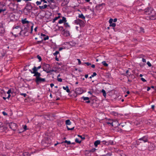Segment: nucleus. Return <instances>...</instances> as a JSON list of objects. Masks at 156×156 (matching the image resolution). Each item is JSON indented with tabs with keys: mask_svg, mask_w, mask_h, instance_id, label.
Returning <instances> with one entry per match:
<instances>
[{
	"mask_svg": "<svg viewBox=\"0 0 156 156\" xmlns=\"http://www.w3.org/2000/svg\"><path fill=\"white\" fill-rule=\"evenodd\" d=\"M112 154L111 153H108L106 154L102 155L100 156L96 155V156H111Z\"/></svg>",
	"mask_w": 156,
	"mask_h": 156,
	"instance_id": "obj_32",
	"label": "nucleus"
},
{
	"mask_svg": "<svg viewBox=\"0 0 156 156\" xmlns=\"http://www.w3.org/2000/svg\"><path fill=\"white\" fill-rule=\"evenodd\" d=\"M34 80L37 84H39L42 82H44L46 81L45 78H42L41 77L35 78Z\"/></svg>",
	"mask_w": 156,
	"mask_h": 156,
	"instance_id": "obj_6",
	"label": "nucleus"
},
{
	"mask_svg": "<svg viewBox=\"0 0 156 156\" xmlns=\"http://www.w3.org/2000/svg\"><path fill=\"white\" fill-rule=\"evenodd\" d=\"M13 29H18V28H20L21 29V27L20 26H14L12 28Z\"/></svg>",
	"mask_w": 156,
	"mask_h": 156,
	"instance_id": "obj_40",
	"label": "nucleus"
},
{
	"mask_svg": "<svg viewBox=\"0 0 156 156\" xmlns=\"http://www.w3.org/2000/svg\"><path fill=\"white\" fill-rule=\"evenodd\" d=\"M140 31L144 33V29L143 27H140Z\"/></svg>",
	"mask_w": 156,
	"mask_h": 156,
	"instance_id": "obj_56",
	"label": "nucleus"
},
{
	"mask_svg": "<svg viewBox=\"0 0 156 156\" xmlns=\"http://www.w3.org/2000/svg\"><path fill=\"white\" fill-rule=\"evenodd\" d=\"M72 122L69 119H67L65 121V124L66 125H70L71 124Z\"/></svg>",
	"mask_w": 156,
	"mask_h": 156,
	"instance_id": "obj_27",
	"label": "nucleus"
},
{
	"mask_svg": "<svg viewBox=\"0 0 156 156\" xmlns=\"http://www.w3.org/2000/svg\"><path fill=\"white\" fill-rule=\"evenodd\" d=\"M42 144L45 147L48 146L52 144L51 140L48 137H45L41 142Z\"/></svg>",
	"mask_w": 156,
	"mask_h": 156,
	"instance_id": "obj_2",
	"label": "nucleus"
},
{
	"mask_svg": "<svg viewBox=\"0 0 156 156\" xmlns=\"http://www.w3.org/2000/svg\"><path fill=\"white\" fill-rule=\"evenodd\" d=\"M131 75V73L129 72L128 73H127V75H124L126 76L127 78H128L129 76H130V75Z\"/></svg>",
	"mask_w": 156,
	"mask_h": 156,
	"instance_id": "obj_50",
	"label": "nucleus"
},
{
	"mask_svg": "<svg viewBox=\"0 0 156 156\" xmlns=\"http://www.w3.org/2000/svg\"><path fill=\"white\" fill-rule=\"evenodd\" d=\"M59 53V51H56L55 53H53V55L55 56H57V55Z\"/></svg>",
	"mask_w": 156,
	"mask_h": 156,
	"instance_id": "obj_49",
	"label": "nucleus"
},
{
	"mask_svg": "<svg viewBox=\"0 0 156 156\" xmlns=\"http://www.w3.org/2000/svg\"><path fill=\"white\" fill-rule=\"evenodd\" d=\"M113 19L112 18H110L109 20V23L110 24L113 23Z\"/></svg>",
	"mask_w": 156,
	"mask_h": 156,
	"instance_id": "obj_54",
	"label": "nucleus"
},
{
	"mask_svg": "<svg viewBox=\"0 0 156 156\" xmlns=\"http://www.w3.org/2000/svg\"><path fill=\"white\" fill-rule=\"evenodd\" d=\"M41 65L38 66L37 67H36L35 66H34L33 68L31 70L32 71H38V70L41 68Z\"/></svg>",
	"mask_w": 156,
	"mask_h": 156,
	"instance_id": "obj_18",
	"label": "nucleus"
},
{
	"mask_svg": "<svg viewBox=\"0 0 156 156\" xmlns=\"http://www.w3.org/2000/svg\"><path fill=\"white\" fill-rule=\"evenodd\" d=\"M22 23L23 24H26V26L27 25H30V23H32L31 22L27 20L26 18H25L24 19H23L21 21Z\"/></svg>",
	"mask_w": 156,
	"mask_h": 156,
	"instance_id": "obj_9",
	"label": "nucleus"
},
{
	"mask_svg": "<svg viewBox=\"0 0 156 156\" xmlns=\"http://www.w3.org/2000/svg\"><path fill=\"white\" fill-rule=\"evenodd\" d=\"M5 29L2 27V24L0 25V33L2 34H3L5 33Z\"/></svg>",
	"mask_w": 156,
	"mask_h": 156,
	"instance_id": "obj_16",
	"label": "nucleus"
},
{
	"mask_svg": "<svg viewBox=\"0 0 156 156\" xmlns=\"http://www.w3.org/2000/svg\"><path fill=\"white\" fill-rule=\"evenodd\" d=\"M28 32H26V31H23V33H21V35H22V34H23V35H25V36H27L28 35V34H27L26 35V34Z\"/></svg>",
	"mask_w": 156,
	"mask_h": 156,
	"instance_id": "obj_46",
	"label": "nucleus"
},
{
	"mask_svg": "<svg viewBox=\"0 0 156 156\" xmlns=\"http://www.w3.org/2000/svg\"><path fill=\"white\" fill-rule=\"evenodd\" d=\"M33 7L30 2L26 4L25 7L23 9V12L26 15H28L32 10Z\"/></svg>",
	"mask_w": 156,
	"mask_h": 156,
	"instance_id": "obj_1",
	"label": "nucleus"
},
{
	"mask_svg": "<svg viewBox=\"0 0 156 156\" xmlns=\"http://www.w3.org/2000/svg\"><path fill=\"white\" fill-rule=\"evenodd\" d=\"M149 18L150 20H156V12L154 15L150 16Z\"/></svg>",
	"mask_w": 156,
	"mask_h": 156,
	"instance_id": "obj_17",
	"label": "nucleus"
},
{
	"mask_svg": "<svg viewBox=\"0 0 156 156\" xmlns=\"http://www.w3.org/2000/svg\"><path fill=\"white\" fill-rule=\"evenodd\" d=\"M147 64L149 67H151L152 66L151 64L149 61L147 62Z\"/></svg>",
	"mask_w": 156,
	"mask_h": 156,
	"instance_id": "obj_55",
	"label": "nucleus"
},
{
	"mask_svg": "<svg viewBox=\"0 0 156 156\" xmlns=\"http://www.w3.org/2000/svg\"><path fill=\"white\" fill-rule=\"evenodd\" d=\"M116 26V24L115 23H112L110 24L109 25L110 27H114Z\"/></svg>",
	"mask_w": 156,
	"mask_h": 156,
	"instance_id": "obj_45",
	"label": "nucleus"
},
{
	"mask_svg": "<svg viewBox=\"0 0 156 156\" xmlns=\"http://www.w3.org/2000/svg\"><path fill=\"white\" fill-rule=\"evenodd\" d=\"M85 64H86L87 66H89L91 65V64L89 62H84L82 63L83 65H84Z\"/></svg>",
	"mask_w": 156,
	"mask_h": 156,
	"instance_id": "obj_42",
	"label": "nucleus"
},
{
	"mask_svg": "<svg viewBox=\"0 0 156 156\" xmlns=\"http://www.w3.org/2000/svg\"><path fill=\"white\" fill-rule=\"evenodd\" d=\"M9 128L13 131H15L17 128V124L15 123L11 122L9 124Z\"/></svg>",
	"mask_w": 156,
	"mask_h": 156,
	"instance_id": "obj_7",
	"label": "nucleus"
},
{
	"mask_svg": "<svg viewBox=\"0 0 156 156\" xmlns=\"http://www.w3.org/2000/svg\"><path fill=\"white\" fill-rule=\"evenodd\" d=\"M101 141L100 140L95 141L94 143V146L95 147H97L98 145L101 144Z\"/></svg>",
	"mask_w": 156,
	"mask_h": 156,
	"instance_id": "obj_19",
	"label": "nucleus"
},
{
	"mask_svg": "<svg viewBox=\"0 0 156 156\" xmlns=\"http://www.w3.org/2000/svg\"><path fill=\"white\" fill-rule=\"evenodd\" d=\"M66 143L67 144V145H69L71 144V142L70 141H67V140H65L64 141H63L61 143V144H62V143Z\"/></svg>",
	"mask_w": 156,
	"mask_h": 156,
	"instance_id": "obj_29",
	"label": "nucleus"
},
{
	"mask_svg": "<svg viewBox=\"0 0 156 156\" xmlns=\"http://www.w3.org/2000/svg\"><path fill=\"white\" fill-rule=\"evenodd\" d=\"M37 58L39 59V62H41V60H42L41 58V57L40 56H39V55H38L37 56Z\"/></svg>",
	"mask_w": 156,
	"mask_h": 156,
	"instance_id": "obj_47",
	"label": "nucleus"
},
{
	"mask_svg": "<svg viewBox=\"0 0 156 156\" xmlns=\"http://www.w3.org/2000/svg\"><path fill=\"white\" fill-rule=\"evenodd\" d=\"M66 127L67 128V129L68 130H73L74 128V127H73L71 128H69L68 126H67Z\"/></svg>",
	"mask_w": 156,
	"mask_h": 156,
	"instance_id": "obj_43",
	"label": "nucleus"
},
{
	"mask_svg": "<svg viewBox=\"0 0 156 156\" xmlns=\"http://www.w3.org/2000/svg\"><path fill=\"white\" fill-rule=\"evenodd\" d=\"M83 92V90L81 88H77L76 89V91L73 94V95L76 97L77 95L80 94H82Z\"/></svg>",
	"mask_w": 156,
	"mask_h": 156,
	"instance_id": "obj_5",
	"label": "nucleus"
},
{
	"mask_svg": "<svg viewBox=\"0 0 156 156\" xmlns=\"http://www.w3.org/2000/svg\"><path fill=\"white\" fill-rule=\"evenodd\" d=\"M96 150V149L95 148H93L90 150V151L92 152H94Z\"/></svg>",
	"mask_w": 156,
	"mask_h": 156,
	"instance_id": "obj_57",
	"label": "nucleus"
},
{
	"mask_svg": "<svg viewBox=\"0 0 156 156\" xmlns=\"http://www.w3.org/2000/svg\"><path fill=\"white\" fill-rule=\"evenodd\" d=\"M62 32H64V33L66 37L69 36L70 34L69 32V30H66L65 29H64L62 30Z\"/></svg>",
	"mask_w": 156,
	"mask_h": 156,
	"instance_id": "obj_15",
	"label": "nucleus"
},
{
	"mask_svg": "<svg viewBox=\"0 0 156 156\" xmlns=\"http://www.w3.org/2000/svg\"><path fill=\"white\" fill-rule=\"evenodd\" d=\"M77 136L79 137H80L82 139V140H84L85 139V137H83L82 136L78 135Z\"/></svg>",
	"mask_w": 156,
	"mask_h": 156,
	"instance_id": "obj_53",
	"label": "nucleus"
},
{
	"mask_svg": "<svg viewBox=\"0 0 156 156\" xmlns=\"http://www.w3.org/2000/svg\"><path fill=\"white\" fill-rule=\"evenodd\" d=\"M30 154L28 152H25L22 153V154L20 155V156H30Z\"/></svg>",
	"mask_w": 156,
	"mask_h": 156,
	"instance_id": "obj_24",
	"label": "nucleus"
},
{
	"mask_svg": "<svg viewBox=\"0 0 156 156\" xmlns=\"http://www.w3.org/2000/svg\"><path fill=\"white\" fill-rule=\"evenodd\" d=\"M78 17L79 18H81L83 20H85V17L83 14H79Z\"/></svg>",
	"mask_w": 156,
	"mask_h": 156,
	"instance_id": "obj_30",
	"label": "nucleus"
},
{
	"mask_svg": "<svg viewBox=\"0 0 156 156\" xmlns=\"http://www.w3.org/2000/svg\"><path fill=\"white\" fill-rule=\"evenodd\" d=\"M80 19H77L76 20H75L74 21L75 23L77 25H79L80 23V21L79 20H80Z\"/></svg>",
	"mask_w": 156,
	"mask_h": 156,
	"instance_id": "obj_35",
	"label": "nucleus"
},
{
	"mask_svg": "<svg viewBox=\"0 0 156 156\" xmlns=\"http://www.w3.org/2000/svg\"><path fill=\"white\" fill-rule=\"evenodd\" d=\"M140 141H143L144 142H146L148 141V137L147 136H144L143 137L139 139Z\"/></svg>",
	"mask_w": 156,
	"mask_h": 156,
	"instance_id": "obj_12",
	"label": "nucleus"
},
{
	"mask_svg": "<svg viewBox=\"0 0 156 156\" xmlns=\"http://www.w3.org/2000/svg\"><path fill=\"white\" fill-rule=\"evenodd\" d=\"M60 17V16H58L57 17H55L54 19L52 21V23H54L55 22V21L57 20Z\"/></svg>",
	"mask_w": 156,
	"mask_h": 156,
	"instance_id": "obj_34",
	"label": "nucleus"
},
{
	"mask_svg": "<svg viewBox=\"0 0 156 156\" xmlns=\"http://www.w3.org/2000/svg\"><path fill=\"white\" fill-rule=\"evenodd\" d=\"M2 114L5 116L7 115H8L7 113L4 111L2 112Z\"/></svg>",
	"mask_w": 156,
	"mask_h": 156,
	"instance_id": "obj_60",
	"label": "nucleus"
},
{
	"mask_svg": "<svg viewBox=\"0 0 156 156\" xmlns=\"http://www.w3.org/2000/svg\"><path fill=\"white\" fill-rule=\"evenodd\" d=\"M20 95H21L23 96L24 97L26 98V96H27V94L26 93H20Z\"/></svg>",
	"mask_w": 156,
	"mask_h": 156,
	"instance_id": "obj_51",
	"label": "nucleus"
},
{
	"mask_svg": "<svg viewBox=\"0 0 156 156\" xmlns=\"http://www.w3.org/2000/svg\"><path fill=\"white\" fill-rule=\"evenodd\" d=\"M102 144L105 145L107 146V141L105 140H103L101 142Z\"/></svg>",
	"mask_w": 156,
	"mask_h": 156,
	"instance_id": "obj_48",
	"label": "nucleus"
},
{
	"mask_svg": "<svg viewBox=\"0 0 156 156\" xmlns=\"http://www.w3.org/2000/svg\"><path fill=\"white\" fill-rule=\"evenodd\" d=\"M67 20H66V18L65 17H62V20L60 19L58 22V23L59 24L62 23L64 22H66Z\"/></svg>",
	"mask_w": 156,
	"mask_h": 156,
	"instance_id": "obj_14",
	"label": "nucleus"
},
{
	"mask_svg": "<svg viewBox=\"0 0 156 156\" xmlns=\"http://www.w3.org/2000/svg\"><path fill=\"white\" fill-rule=\"evenodd\" d=\"M141 80L142 81H143L144 82H146L147 81L146 80H145L144 78L142 77L141 78Z\"/></svg>",
	"mask_w": 156,
	"mask_h": 156,
	"instance_id": "obj_63",
	"label": "nucleus"
},
{
	"mask_svg": "<svg viewBox=\"0 0 156 156\" xmlns=\"http://www.w3.org/2000/svg\"><path fill=\"white\" fill-rule=\"evenodd\" d=\"M44 67L43 68V70L46 72L47 73H48L50 72H48L49 69L51 68L49 64L44 63Z\"/></svg>",
	"mask_w": 156,
	"mask_h": 156,
	"instance_id": "obj_8",
	"label": "nucleus"
},
{
	"mask_svg": "<svg viewBox=\"0 0 156 156\" xmlns=\"http://www.w3.org/2000/svg\"><path fill=\"white\" fill-rule=\"evenodd\" d=\"M29 71L32 74H34L33 76L35 77V78H37L41 77V74L40 73L38 72L37 71H32L31 69H29Z\"/></svg>",
	"mask_w": 156,
	"mask_h": 156,
	"instance_id": "obj_3",
	"label": "nucleus"
},
{
	"mask_svg": "<svg viewBox=\"0 0 156 156\" xmlns=\"http://www.w3.org/2000/svg\"><path fill=\"white\" fill-rule=\"evenodd\" d=\"M30 23V27H31V31L30 32V33H32V31H33L34 24L32 23Z\"/></svg>",
	"mask_w": 156,
	"mask_h": 156,
	"instance_id": "obj_33",
	"label": "nucleus"
},
{
	"mask_svg": "<svg viewBox=\"0 0 156 156\" xmlns=\"http://www.w3.org/2000/svg\"><path fill=\"white\" fill-rule=\"evenodd\" d=\"M48 6H49L50 5H47L46 4H45L43 6H39V8L40 9H44L46 8Z\"/></svg>",
	"mask_w": 156,
	"mask_h": 156,
	"instance_id": "obj_25",
	"label": "nucleus"
},
{
	"mask_svg": "<svg viewBox=\"0 0 156 156\" xmlns=\"http://www.w3.org/2000/svg\"><path fill=\"white\" fill-rule=\"evenodd\" d=\"M64 25L65 27L66 28H67V27L70 28V25L68 23H67L65 22V23H64Z\"/></svg>",
	"mask_w": 156,
	"mask_h": 156,
	"instance_id": "obj_37",
	"label": "nucleus"
},
{
	"mask_svg": "<svg viewBox=\"0 0 156 156\" xmlns=\"http://www.w3.org/2000/svg\"><path fill=\"white\" fill-rule=\"evenodd\" d=\"M6 94L4 90L2 88H0V95L2 96Z\"/></svg>",
	"mask_w": 156,
	"mask_h": 156,
	"instance_id": "obj_20",
	"label": "nucleus"
},
{
	"mask_svg": "<svg viewBox=\"0 0 156 156\" xmlns=\"http://www.w3.org/2000/svg\"><path fill=\"white\" fill-rule=\"evenodd\" d=\"M91 75H92V77H94V76L97 75V73L95 72H94L93 73V74H92Z\"/></svg>",
	"mask_w": 156,
	"mask_h": 156,
	"instance_id": "obj_59",
	"label": "nucleus"
},
{
	"mask_svg": "<svg viewBox=\"0 0 156 156\" xmlns=\"http://www.w3.org/2000/svg\"><path fill=\"white\" fill-rule=\"evenodd\" d=\"M101 92L103 93V95L104 97H105L106 94L105 90L104 89H102L101 91Z\"/></svg>",
	"mask_w": 156,
	"mask_h": 156,
	"instance_id": "obj_36",
	"label": "nucleus"
},
{
	"mask_svg": "<svg viewBox=\"0 0 156 156\" xmlns=\"http://www.w3.org/2000/svg\"><path fill=\"white\" fill-rule=\"evenodd\" d=\"M81 99H83L84 101H85V103H90V101L89 100V98L88 97H84L83 96L81 98Z\"/></svg>",
	"mask_w": 156,
	"mask_h": 156,
	"instance_id": "obj_13",
	"label": "nucleus"
},
{
	"mask_svg": "<svg viewBox=\"0 0 156 156\" xmlns=\"http://www.w3.org/2000/svg\"><path fill=\"white\" fill-rule=\"evenodd\" d=\"M30 66V65H26L23 68V70L25 71H26L27 70L28 68L27 67H29Z\"/></svg>",
	"mask_w": 156,
	"mask_h": 156,
	"instance_id": "obj_41",
	"label": "nucleus"
},
{
	"mask_svg": "<svg viewBox=\"0 0 156 156\" xmlns=\"http://www.w3.org/2000/svg\"><path fill=\"white\" fill-rule=\"evenodd\" d=\"M63 89L66 90L67 93H69L70 92V90L69 89V88L68 86H66V87L63 86Z\"/></svg>",
	"mask_w": 156,
	"mask_h": 156,
	"instance_id": "obj_22",
	"label": "nucleus"
},
{
	"mask_svg": "<svg viewBox=\"0 0 156 156\" xmlns=\"http://www.w3.org/2000/svg\"><path fill=\"white\" fill-rule=\"evenodd\" d=\"M41 2L37 1L36 2V4H37V5H40L41 4Z\"/></svg>",
	"mask_w": 156,
	"mask_h": 156,
	"instance_id": "obj_58",
	"label": "nucleus"
},
{
	"mask_svg": "<svg viewBox=\"0 0 156 156\" xmlns=\"http://www.w3.org/2000/svg\"><path fill=\"white\" fill-rule=\"evenodd\" d=\"M77 60L78 61V64L79 65L81 64V62L80 59L78 58V59H77Z\"/></svg>",
	"mask_w": 156,
	"mask_h": 156,
	"instance_id": "obj_64",
	"label": "nucleus"
},
{
	"mask_svg": "<svg viewBox=\"0 0 156 156\" xmlns=\"http://www.w3.org/2000/svg\"><path fill=\"white\" fill-rule=\"evenodd\" d=\"M114 143L113 141L112 140H109L107 141V146H108L109 145H114Z\"/></svg>",
	"mask_w": 156,
	"mask_h": 156,
	"instance_id": "obj_23",
	"label": "nucleus"
},
{
	"mask_svg": "<svg viewBox=\"0 0 156 156\" xmlns=\"http://www.w3.org/2000/svg\"><path fill=\"white\" fill-rule=\"evenodd\" d=\"M80 21V23L79 25H80V27H83L84 26L85 23L83 21L80 20H79Z\"/></svg>",
	"mask_w": 156,
	"mask_h": 156,
	"instance_id": "obj_26",
	"label": "nucleus"
},
{
	"mask_svg": "<svg viewBox=\"0 0 156 156\" xmlns=\"http://www.w3.org/2000/svg\"><path fill=\"white\" fill-rule=\"evenodd\" d=\"M11 93V90L9 89L8 90V91L7 92V93L8 94H10V93Z\"/></svg>",
	"mask_w": 156,
	"mask_h": 156,
	"instance_id": "obj_62",
	"label": "nucleus"
},
{
	"mask_svg": "<svg viewBox=\"0 0 156 156\" xmlns=\"http://www.w3.org/2000/svg\"><path fill=\"white\" fill-rule=\"evenodd\" d=\"M22 126H23V128L24 129V130L23 131V132L25 131L26 130L28 129L27 128V126L26 125H23Z\"/></svg>",
	"mask_w": 156,
	"mask_h": 156,
	"instance_id": "obj_39",
	"label": "nucleus"
},
{
	"mask_svg": "<svg viewBox=\"0 0 156 156\" xmlns=\"http://www.w3.org/2000/svg\"><path fill=\"white\" fill-rule=\"evenodd\" d=\"M30 25L26 26V27H25L23 30H21L20 33H19V34L20 35H21V33H22L23 32V31H26V32H28L30 30V27H29Z\"/></svg>",
	"mask_w": 156,
	"mask_h": 156,
	"instance_id": "obj_11",
	"label": "nucleus"
},
{
	"mask_svg": "<svg viewBox=\"0 0 156 156\" xmlns=\"http://www.w3.org/2000/svg\"><path fill=\"white\" fill-rule=\"evenodd\" d=\"M6 0H0V8L4 7L6 5Z\"/></svg>",
	"mask_w": 156,
	"mask_h": 156,
	"instance_id": "obj_10",
	"label": "nucleus"
},
{
	"mask_svg": "<svg viewBox=\"0 0 156 156\" xmlns=\"http://www.w3.org/2000/svg\"><path fill=\"white\" fill-rule=\"evenodd\" d=\"M75 141L76 142L79 143V144H80L81 142V140H80V141L79 140V139L77 138L75 140Z\"/></svg>",
	"mask_w": 156,
	"mask_h": 156,
	"instance_id": "obj_44",
	"label": "nucleus"
},
{
	"mask_svg": "<svg viewBox=\"0 0 156 156\" xmlns=\"http://www.w3.org/2000/svg\"><path fill=\"white\" fill-rule=\"evenodd\" d=\"M102 63L105 66L107 67L108 66V64L105 61H103L102 62Z\"/></svg>",
	"mask_w": 156,
	"mask_h": 156,
	"instance_id": "obj_38",
	"label": "nucleus"
},
{
	"mask_svg": "<svg viewBox=\"0 0 156 156\" xmlns=\"http://www.w3.org/2000/svg\"><path fill=\"white\" fill-rule=\"evenodd\" d=\"M49 39V37L48 36H45V37L44 38V41H46L47 40H48Z\"/></svg>",
	"mask_w": 156,
	"mask_h": 156,
	"instance_id": "obj_52",
	"label": "nucleus"
},
{
	"mask_svg": "<svg viewBox=\"0 0 156 156\" xmlns=\"http://www.w3.org/2000/svg\"><path fill=\"white\" fill-rule=\"evenodd\" d=\"M6 10V9L5 8H0V13L2 12H3V15H5L6 14V13H7V12H4Z\"/></svg>",
	"mask_w": 156,
	"mask_h": 156,
	"instance_id": "obj_21",
	"label": "nucleus"
},
{
	"mask_svg": "<svg viewBox=\"0 0 156 156\" xmlns=\"http://www.w3.org/2000/svg\"><path fill=\"white\" fill-rule=\"evenodd\" d=\"M56 27H58V29H57L58 30L62 31L63 30V27L62 26H58V24L57 25Z\"/></svg>",
	"mask_w": 156,
	"mask_h": 156,
	"instance_id": "obj_28",
	"label": "nucleus"
},
{
	"mask_svg": "<svg viewBox=\"0 0 156 156\" xmlns=\"http://www.w3.org/2000/svg\"><path fill=\"white\" fill-rule=\"evenodd\" d=\"M57 80L59 82H62V79L61 78H57Z\"/></svg>",
	"mask_w": 156,
	"mask_h": 156,
	"instance_id": "obj_61",
	"label": "nucleus"
},
{
	"mask_svg": "<svg viewBox=\"0 0 156 156\" xmlns=\"http://www.w3.org/2000/svg\"><path fill=\"white\" fill-rule=\"evenodd\" d=\"M56 96L61 97V92L60 91H57L55 92Z\"/></svg>",
	"mask_w": 156,
	"mask_h": 156,
	"instance_id": "obj_31",
	"label": "nucleus"
},
{
	"mask_svg": "<svg viewBox=\"0 0 156 156\" xmlns=\"http://www.w3.org/2000/svg\"><path fill=\"white\" fill-rule=\"evenodd\" d=\"M154 10L153 8L151 7H147L144 9V13L146 15H149L152 13Z\"/></svg>",
	"mask_w": 156,
	"mask_h": 156,
	"instance_id": "obj_4",
	"label": "nucleus"
}]
</instances>
